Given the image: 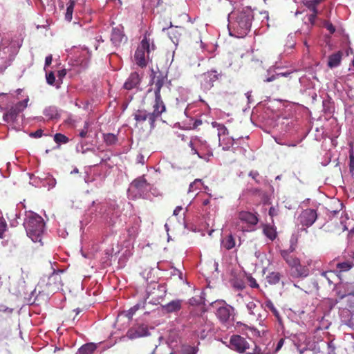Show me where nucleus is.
<instances>
[{"label":"nucleus","instance_id":"f257e3e1","mask_svg":"<svg viewBox=\"0 0 354 354\" xmlns=\"http://www.w3.org/2000/svg\"><path fill=\"white\" fill-rule=\"evenodd\" d=\"M253 19V12L250 8L232 12L229 15L228 24L230 34L239 37H245L251 30Z\"/></svg>","mask_w":354,"mask_h":354},{"label":"nucleus","instance_id":"f03ea898","mask_svg":"<svg viewBox=\"0 0 354 354\" xmlns=\"http://www.w3.org/2000/svg\"><path fill=\"white\" fill-rule=\"evenodd\" d=\"M167 80V76L162 73V72H159L157 75L153 73V77L150 82L151 84H153L154 86L155 99L153 104V111L151 115L154 122L161 115L162 112H165L166 111V106L162 98L161 89L163 88L164 85L166 84Z\"/></svg>","mask_w":354,"mask_h":354},{"label":"nucleus","instance_id":"7ed1b4c3","mask_svg":"<svg viewBox=\"0 0 354 354\" xmlns=\"http://www.w3.org/2000/svg\"><path fill=\"white\" fill-rule=\"evenodd\" d=\"M230 346L237 352H245L247 354H271V350L265 345H257L254 341L249 342L241 335L231 336Z\"/></svg>","mask_w":354,"mask_h":354},{"label":"nucleus","instance_id":"20e7f679","mask_svg":"<svg viewBox=\"0 0 354 354\" xmlns=\"http://www.w3.org/2000/svg\"><path fill=\"white\" fill-rule=\"evenodd\" d=\"M28 236L30 237L32 241H41L42 235L44 231L45 222L42 216L29 212L24 222Z\"/></svg>","mask_w":354,"mask_h":354},{"label":"nucleus","instance_id":"39448f33","mask_svg":"<svg viewBox=\"0 0 354 354\" xmlns=\"http://www.w3.org/2000/svg\"><path fill=\"white\" fill-rule=\"evenodd\" d=\"M156 48V46H155L153 39L150 37V35L145 33L134 54L136 64L141 68L147 66L151 51L155 50Z\"/></svg>","mask_w":354,"mask_h":354},{"label":"nucleus","instance_id":"423d86ee","mask_svg":"<svg viewBox=\"0 0 354 354\" xmlns=\"http://www.w3.org/2000/svg\"><path fill=\"white\" fill-rule=\"evenodd\" d=\"M237 218L241 224H237L239 228L242 231H251L254 229L257 223L259 221L257 213H252L248 210H241L238 212Z\"/></svg>","mask_w":354,"mask_h":354},{"label":"nucleus","instance_id":"0eeeda50","mask_svg":"<svg viewBox=\"0 0 354 354\" xmlns=\"http://www.w3.org/2000/svg\"><path fill=\"white\" fill-rule=\"evenodd\" d=\"M189 146L192 154H197L200 158H206L207 156H212L211 147L207 143L206 140L200 138H194L190 140Z\"/></svg>","mask_w":354,"mask_h":354},{"label":"nucleus","instance_id":"6e6552de","mask_svg":"<svg viewBox=\"0 0 354 354\" xmlns=\"http://www.w3.org/2000/svg\"><path fill=\"white\" fill-rule=\"evenodd\" d=\"M166 293L167 287L165 285L151 283L147 287L146 299H149V302L153 303V304H158L165 298Z\"/></svg>","mask_w":354,"mask_h":354},{"label":"nucleus","instance_id":"1a4fd4ad","mask_svg":"<svg viewBox=\"0 0 354 354\" xmlns=\"http://www.w3.org/2000/svg\"><path fill=\"white\" fill-rule=\"evenodd\" d=\"M223 73L221 71L217 70L207 71L201 75V86L204 91H209L214 85V82L218 79L221 78Z\"/></svg>","mask_w":354,"mask_h":354},{"label":"nucleus","instance_id":"9d476101","mask_svg":"<svg viewBox=\"0 0 354 354\" xmlns=\"http://www.w3.org/2000/svg\"><path fill=\"white\" fill-rule=\"evenodd\" d=\"M28 98H25L22 101L17 102L15 105L12 106L7 112L3 113V120L6 122H14L16 120L20 112H22L28 105Z\"/></svg>","mask_w":354,"mask_h":354},{"label":"nucleus","instance_id":"9b49d317","mask_svg":"<svg viewBox=\"0 0 354 354\" xmlns=\"http://www.w3.org/2000/svg\"><path fill=\"white\" fill-rule=\"evenodd\" d=\"M149 334H150V332L147 325H145V324H135L127 330L126 335L129 339H136V338L146 337Z\"/></svg>","mask_w":354,"mask_h":354},{"label":"nucleus","instance_id":"f8f14e48","mask_svg":"<svg viewBox=\"0 0 354 354\" xmlns=\"http://www.w3.org/2000/svg\"><path fill=\"white\" fill-rule=\"evenodd\" d=\"M317 218V213L315 209H304L298 216V221L303 226H310L316 221Z\"/></svg>","mask_w":354,"mask_h":354},{"label":"nucleus","instance_id":"ddd939ff","mask_svg":"<svg viewBox=\"0 0 354 354\" xmlns=\"http://www.w3.org/2000/svg\"><path fill=\"white\" fill-rule=\"evenodd\" d=\"M234 311V307L230 305H227L225 302H223L221 306H218L216 310V316L218 319L223 323H227L230 319L231 315H232Z\"/></svg>","mask_w":354,"mask_h":354},{"label":"nucleus","instance_id":"4468645a","mask_svg":"<svg viewBox=\"0 0 354 354\" xmlns=\"http://www.w3.org/2000/svg\"><path fill=\"white\" fill-rule=\"evenodd\" d=\"M187 34H188V31L185 27H180V26H175V27H173L172 24L170 25L168 35L173 43H179L182 37H183L184 35H187Z\"/></svg>","mask_w":354,"mask_h":354},{"label":"nucleus","instance_id":"2eb2a0df","mask_svg":"<svg viewBox=\"0 0 354 354\" xmlns=\"http://www.w3.org/2000/svg\"><path fill=\"white\" fill-rule=\"evenodd\" d=\"M293 250L294 248L290 247V250H281V254L290 267L291 276L295 278V270L297 257L296 256H294V254H292V251Z\"/></svg>","mask_w":354,"mask_h":354},{"label":"nucleus","instance_id":"dca6fc26","mask_svg":"<svg viewBox=\"0 0 354 354\" xmlns=\"http://www.w3.org/2000/svg\"><path fill=\"white\" fill-rule=\"evenodd\" d=\"M142 80V76L138 72H131L128 78H127L123 87L125 89H133V88H138Z\"/></svg>","mask_w":354,"mask_h":354},{"label":"nucleus","instance_id":"f3484780","mask_svg":"<svg viewBox=\"0 0 354 354\" xmlns=\"http://www.w3.org/2000/svg\"><path fill=\"white\" fill-rule=\"evenodd\" d=\"M183 299H173L166 305L162 306V310L165 313H175L179 312L183 306Z\"/></svg>","mask_w":354,"mask_h":354},{"label":"nucleus","instance_id":"a211bd4d","mask_svg":"<svg viewBox=\"0 0 354 354\" xmlns=\"http://www.w3.org/2000/svg\"><path fill=\"white\" fill-rule=\"evenodd\" d=\"M310 274L308 266L301 263L299 258L296 257V265L294 270V278H305Z\"/></svg>","mask_w":354,"mask_h":354},{"label":"nucleus","instance_id":"6ab92c4d","mask_svg":"<svg viewBox=\"0 0 354 354\" xmlns=\"http://www.w3.org/2000/svg\"><path fill=\"white\" fill-rule=\"evenodd\" d=\"M149 183L147 180L145 175L138 176V178H136L131 183V189H137V191H140V192L146 191V189H149Z\"/></svg>","mask_w":354,"mask_h":354},{"label":"nucleus","instance_id":"aec40b11","mask_svg":"<svg viewBox=\"0 0 354 354\" xmlns=\"http://www.w3.org/2000/svg\"><path fill=\"white\" fill-rule=\"evenodd\" d=\"M111 40L114 45H120L122 41L127 40L122 27H115L111 31Z\"/></svg>","mask_w":354,"mask_h":354},{"label":"nucleus","instance_id":"412c9836","mask_svg":"<svg viewBox=\"0 0 354 354\" xmlns=\"http://www.w3.org/2000/svg\"><path fill=\"white\" fill-rule=\"evenodd\" d=\"M343 56L344 53L342 50H337L335 52V53H332V55L328 57V66H329V68L338 66V65L342 63Z\"/></svg>","mask_w":354,"mask_h":354},{"label":"nucleus","instance_id":"4be33fe9","mask_svg":"<svg viewBox=\"0 0 354 354\" xmlns=\"http://www.w3.org/2000/svg\"><path fill=\"white\" fill-rule=\"evenodd\" d=\"M152 112H147L145 110H138L134 113V119L138 122H144L148 120L150 124H153L154 120L151 118Z\"/></svg>","mask_w":354,"mask_h":354},{"label":"nucleus","instance_id":"5701e85b","mask_svg":"<svg viewBox=\"0 0 354 354\" xmlns=\"http://www.w3.org/2000/svg\"><path fill=\"white\" fill-rule=\"evenodd\" d=\"M263 232L270 240H274L277 236L276 228L273 225H270V224H264Z\"/></svg>","mask_w":354,"mask_h":354},{"label":"nucleus","instance_id":"b1692460","mask_svg":"<svg viewBox=\"0 0 354 354\" xmlns=\"http://www.w3.org/2000/svg\"><path fill=\"white\" fill-rule=\"evenodd\" d=\"M222 245L227 250L233 249V248L236 246V239L234 236H232V234L225 236V238L223 239Z\"/></svg>","mask_w":354,"mask_h":354},{"label":"nucleus","instance_id":"393cba45","mask_svg":"<svg viewBox=\"0 0 354 354\" xmlns=\"http://www.w3.org/2000/svg\"><path fill=\"white\" fill-rule=\"evenodd\" d=\"M97 346L93 342H88L84 344L82 346L78 349V353L80 354H92L95 351Z\"/></svg>","mask_w":354,"mask_h":354},{"label":"nucleus","instance_id":"a878e982","mask_svg":"<svg viewBox=\"0 0 354 354\" xmlns=\"http://www.w3.org/2000/svg\"><path fill=\"white\" fill-rule=\"evenodd\" d=\"M198 352V347L191 346V345H181L178 354H196Z\"/></svg>","mask_w":354,"mask_h":354},{"label":"nucleus","instance_id":"bb28decb","mask_svg":"<svg viewBox=\"0 0 354 354\" xmlns=\"http://www.w3.org/2000/svg\"><path fill=\"white\" fill-rule=\"evenodd\" d=\"M103 140L108 146H113L117 143L118 138L115 133H104Z\"/></svg>","mask_w":354,"mask_h":354},{"label":"nucleus","instance_id":"cd10ccee","mask_svg":"<svg viewBox=\"0 0 354 354\" xmlns=\"http://www.w3.org/2000/svg\"><path fill=\"white\" fill-rule=\"evenodd\" d=\"M281 276L279 272H271L266 277V280L269 284H277L281 280Z\"/></svg>","mask_w":354,"mask_h":354},{"label":"nucleus","instance_id":"c85d7f7f","mask_svg":"<svg viewBox=\"0 0 354 354\" xmlns=\"http://www.w3.org/2000/svg\"><path fill=\"white\" fill-rule=\"evenodd\" d=\"M75 4V1L73 0H69L67 3L65 19L68 20V21H71V20H72Z\"/></svg>","mask_w":354,"mask_h":354},{"label":"nucleus","instance_id":"c756f323","mask_svg":"<svg viewBox=\"0 0 354 354\" xmlns=\"http://www.w3.org/2000/svg\"><path fill=\"white\" fill-rule=\"evenodd\" d=\"M264 305L266 308H268V309H270V310H271V312L274 315V316L276 317V318L278 320L281 319V317L277 308H276L275 306L274 305V304H273L272 301H271V299H267L265 301Z\"/></svg>","mask_w":354,"mask_h":354},{"label":"nucleus","instance_id":"7c9ffc66","mask_svg":"<svg viewBox=\"0 0 354 354\" xmlns=\"http://www.w3.org/2000/svg\"><path fill=\"white\" fill-rule=\"evenodd\" d=\"M354 263L353 262H349V261H344V262H339L337 263L336 268L338 269L339 272H347V270H350L351 268H353Z\"/></svg>","mask_w":354,"mask_h":354},{"label":"nucleus","instance_id":"2f4dec72","mask_svg":"<svg viewBox=\"0 0 354 354\" xmlns=\"http://www.w3.org/2000/svg\"><path fill=\"white\" fill-rule=\"evenodd\" d=\"M146 304V301H144L142 304H137L135 306H133V307H131L129 310L127 312L126 315L129 319H131L132 317H133V315L136 313V310H138L139 308H142V306H145Z\"/></svg>","mask_w":354,"mask_h":354},{"label":"nucleus","instance_id":"473e14b6","mask_svg":"<svg viewBox=\"0 0 354 354\" xmlns=\"http://www.w3.org/2000/svg\"><path fill=\"white\" fill-rule=\"evenodd\" d=\"M289 73L288 72H281L280 73H275L274 75H272L268 78L264 80L265 82H272V80H278L280 82L283 77H287Z\"/></svg>","mask_w":354,"mask_h":354},{"label":"nucleus","instance_id":"72a5a7b5","mask_svg":"<svg viewBox=\"0 0 354 354\" xmlns=\"http://www.w3.org/2000/svg\"><path fill=\"white\" fill-rule=\"evenodd\" d=\"M212 125L214 127H216L218 137H221V134L229 133V130H227L226 126L223 125V124H218V122H216V121H214L212 122Z\"/></svg>","mask_w":354,"mask_h":354},{"label":"nucleus","instance_id":"f704fd0d","mask_svg":"<svg viewBox=\"0 0 354 354\" xmlns=\"http://www.w3.org/2000/svg\"><path fill=\"white\" fill-rule=\"evenodd\" d=\"M231 284L234 288L238 289V290H240V289H244L245 286L244 281L241 279V278H233L231 280Z\"/></svg>","mask_w":354,"mask_h":354},{"label":"nucleus","instance_id":"c9c22d12","mask_svg":"<svg viewBox=\"0 0 354 354\" xmlns=\"http://www.w3.org/2000/svg\"><path fill=\"white\" fill-rule=\"evenodd\" d=\"M54 139L57 143H66V142H68L69 140L68 138H67L66 135H64V133H55Z\"/></svg>","mask_w":354,"mask_h":354},{"label":"nucleus","instance_id":"e433bc0d","mask_svg":"<svg viewBox=\"0 0 354 354\" xmlns=\"http://www.w3.org/2000/svg\"><path fill=\"white\" fill-rule=\"evenodd\" d=\"M46 82L48 84L53 85L56 82V77L54 74L53 71H50L48 73L46 74Z\"/></svg>","mask_w":354,"mask_h":354},{"label":"nucleus","instance_id":"4c0bfd02","mask_svg":"<svg viewBox=\"0 0 354 354\" xmlns=\"http://www.w3.org/2000/svg\"><path fill=\"white\" fill-rule=\"evenodd\" d=\"M348 167L350 169V172L352 174V175H354V152H353V150H350V151H349Z\"/></svg>","mask_w":354,"mask_h":354},{"label":"nucleus","instance_id":"58836bf2","mask_svg":"<svg viewBox=\"0 0 354 354\" xmlns=\"http://www.w3.org/2000/svg\"><path fill=\"white\" fill-rule=\"evenodd\" d=\"M7 227L8 224L6 222L4 218H3V216H0V237H3Z\"/></svg>","mask_w":354,"mask_h":354},{"label":"nucleus","instance_id":"ea45409f","mask_svg":"<svg viewBox=\"0 0 354 354\" xmlns=\"http://www.w3.org/2000/svg\"><path fill=\"white\" fill-rule=\"evenodd\" d=\"M67 73L66 70H59L57 72V86H59L60 84L62 83V80L64 79V77H66Z\"/></svg>","mask_w":354,"mask_h":354},{"label":"nucleus","instance_id":"a19ab883","mask_svg":"<svg viewBox=\"0 0 354 354\" xmlns=\"http://www.w3.org/2000/svg\"><path fill=\"white\" fill-rule=\"evenodd\" d=\"M247 279L249 286H250L252 288H259V285L257 283L256 278L252 277V276H248Z\"/></svg>","mask_w":354,"mask_h":354},{"label":"nucleus","instance_id":"79ce46f5","mask_svg":"<svg viewBox=\"0 0 354 354\" xmlns=\"http://www.w3.org/2000/svg\"><path fill=\"white\" fill-rule=\"evenodd\" d=\"M336 290H337V294L340 299H342V298H344V297H346L347 294H351V292H346V291L342 292V290L340 289V287H339V286H337L336 287Z\"/></svg>","mask_w":354,"mask_h":354},{"label":"nucleus","instance_id":"37998d69","mask_svg":"<svg viewBox=\"0 0 354 354\" xmlns=\"http://www.w3.org/2000/svg\"><path fill=\"white\" fill-rule=\"evenodd\" d=\"M317 10L316 8V9H314V10H313L311 15H310L308 16V21H310V23H311L312 25H313V24H315V18L317 17Z\"/></svg>","mask_w":354,"mask_h":354},{"label":"nucleus","instance_id":"c03bdc74","mask_svg":"<svg viewBox=\"0 0 354 354\" xmlns=\"http://www.w3.org/2000/svg\"><path fill=\"white\" fill-rule=\"evenodd\" d=\"M249 176H250L256 182H260L259 173L257 170H252L249 173Z\"/></svg>","mask_w":354,"mask_h":354},{"label":"nucleus","instance_id":"a18cd8bd","mask_svg":"<svg viewBox=\"0 0 354 354\" xmlns=\"http://www.w3.org/2000/svg\"><path fill=\"white\" fill-rule=\"evenodd\" d=\"M324 26L325 28H326V29L328 30L329 32H330V34H333V32H335L336 28L335 27H334L333 23H330V22H325L324 23Z\"/></svg>","mask_w":354,"mask_h":354},{"label":"nucleus","instance_id":"49530a36","mask_svg":"<svg viewBox=\"0 0 354 354\" xmlns=\"http://www.w3.org/2000/svg\"><path fill=\"white\" fill-rule=\"evenodd\" d=\"M279 214V209L275 208V207H270L268 211V214L271 217L276 216V215H278Z\"/></svg>","mask_w":354,"mask_h":354},{"label":"nucleus","instance_id":"de8ad7c7","mask_svg":"<svg viewBox=\"0 0 354 354\" xmlns=\"http://www.w3.org/2000/svg\"><path fill=\"white\" fill-rule=\"evenodd\" d=\"M53 57L52 55H49L48 56H46L45 58V63H44V69L47 68V66H49V65L51 64L53 62Z\"/></svg>","mask_w":354,"mask_h":354},{"label":"nucleus","instance_id":"09e8293b","mask_svg":"<svg viewBox=\"0 0 354 354\" xmlns=\"http://www.w3.org/2000/svg\"><path fill=\"white\" fill-rule=\"evenodd\" d=\"M87 134H88V124H85L84 129H82L80 131L79 135L82 138H84V137H86Z\"/></svg>","mask_w":354,"mask_h":354},{"label":"nucleus","instance_id":"8fccbe9b","mask_svg":"<svg viewBox=\"0 0 354 354\" xmlns=\"http://www.w3.org/2000/svg\"><path fill=\"white\" fill-rule=\"evenodd\" d=\"M247 308L250 312V313L255 314V313L254 312V308H256V304H254V302H252H252H248V304H247Z\"/></svg>","mask_w":354,"mask_h":354},{"label":"nucleus","instance_id":"3c124183","mask_svg":"<svg viewBox=\"0 0 354 354\" xmlns=\"http://www.w3.org/2000/svg\"><path fill=\"white\" fill-rule=\"evenodd\" d=\"M306 6L308 8V9H310L313 11V10L315 9V0L306 1Z\"/></svg>","mask_w":354,"mask_h":354},{"label":"nucleus","instance_id":"603ef678","mask_svg":"<svg viewBox=\"0 0 354 354\" xmlns=\"http://www.w3.org/2000/svg\"><path fill=\"white\" fill-rule=\"evenodd\" d=\"M42 134L43 130H41V129H39V130H36L34 133H31L30 136H32V137H41Z\"/></svg>","mask_w":354,"mask_h":354},{"label":"nucleus","instance_id":"864d4df0","mask_svg":"<svg viewBox=\"0 0 354 354\" xmlns=\"http://www.w3.org/2000/svg\"><path fill=\"white\" fill-rule=\"evenodd\" d=\"M347 324L350 327H354V313H352L351 319H348Z\"/></svg>","mask_w":354,"mask_h":354},{"label":"nucleus","instance_id":"5fc2aeb1","mask_svg":"<svg viewBox=\"0 0 354 354\" xmlns=\"http://www.w3.org/2000/svg\"><path fill=\"white\" fill-rule=\"evenodd\" d=\"M284 342V339H280L276 346L275 351H279L282 347Z\"/></svg>","mask_w":354,"mask_h":354},{"label":"nucleus","instance_id":"6e6d98bb","mask_svg":"<svg viewBox=\"0 0 354 354\" xmlns=\"http://www.w3.org/2000/svg\"><path fill=\"white\" fill-rule=\"evenodd\" d=\"M182 209H183L182 207H180V205H178L173 211V214L174 215H179V214H180V212Z\"/></svg>","mask_w":354,"mask_h":354},{"label":"nucleus","instance_id":"4d7b16f0","mask_svg":"<svg viewBox=\"0 0 354 354\" xmlns=\"http://www.w3.org/2000/svg\"><path fill=\"white\" fill-rule=\"evenodd\" d=\"M202 123H203L202 120H195V121L193 124V127H194V128H196V127L201 126V124H202Z\"/></svg>","mask_w":354,"mask_h":354},{"label":"nucleus","instance_id":"13d9d810","mask_svg":"<svg viewBox=\"0 0 354 354\" xmlns=\"http://www.w3.org/2000/svg\"><path fill=\"white\" fill-rule=\"evenodd\" d=\"M321 1L322 0H314L315 8H317V6L318 5V3H320Z\"/></svg>","mask_w":354,"mask_h":354},{"label":"nucleus","instance_id":"bf43d9fd","mask_svg":"<svg viewBox=\"0 0 354 354\" xmlns=\"http://www.w3.org/2000/svg\"><path fill=\"white\" fill-rule=\"evenodd\" d=\"M75 311H76V315H77V314H79V313H80V312H82V310H80V308H77L75 310Z\"/></svg>","mask_w":354,"mask_h":354},{"label":"nucleus","instance_id":"052dcab7","mask_svg":"<svg viewBox=\"0 0 354 354\" xmlns=\"http://www.w3.org/2000/svg\"><path fill=\"white\" fill-rule=\"evenodd\" d=\"M209 203V201H208V199H206V201H203V205H207V203Z\"/></svg>","mask_w":354,"mask_h":354},{"label":"nucleus","instance_id":"680f3d73","mask_svg":"<svg viewBox=\"0 0 354 354\" xmlns=\"http://www.w3.org/2000/svg\"><path fill=\"white\" fill-rule=\"evenodd\" d=\"M194 183H195V181H194ZM194 183H191L190 185H189V189H192V187H193L194 186Z\"/></svg>","mask_w":354,"mask_h":354},{"label":"nucleus","instance_id":"e2e57ef3","mask_svg":"<svg viewBox=\"0 0 354 354\" xmlns=\"http://www.w3.org/2000/svg\"><path fill=\"white\" fill-rule=\"evenodd\" d=\"M322 274L323 275H327V272H323Z\"/></svg>","mask_w":354,"mask_h":354},{"label":"nucleus","instance_id":"0e129e2a","mask_svg":"<svg viewBox=\"0 0 354 354\" xmlns=\"http://www.w3.org/2000/svg\"><path fill=\"white\" fill-rule=\"evenodd\" d=\"M352 64L354 66V57H353V59L352 60Z\"/></svg>","mask_w":354,"mask_h":354},{"label":"nucleus","instance_id":"69168bd1","mask_svg":"<svg viewBox=\"0 0 354 354\" xmlns=\"http://www.w3.org/2000/svg\"><path fill=\"white\" fill-rule=\"evenodd\" d=\"M304 44H305V45H306L307 46H308V44H307L306 41H304Z\"/></svg>","mask_w":354,"mask_h":354},{"label":"nucleus","instance_id":"338daca9","mask_svg":"<svg viewBox=\"0 0 354 354\" xmlns=\"http://www.w3.org/2000/svg\"><path fill=\"white\" fill-rule=\"evenodd\" d=\"M77 169H75V172H77Z\"/></svg>","mask_w":354,"mask_h":354},{"label":"nucleus","instance_id":"774afa93","mask_svg":"<svg viewBox=\"0 0 354 354\" xmlns=\"http://www.w3.org/2000/svg\"><path fill=\"white\" fill-rule=\"evenodd\" d=\"M292 146H293L294 147H295V144H292Z\"/></svg>","mask_w":354,"mask_h":354}]
</instances>
